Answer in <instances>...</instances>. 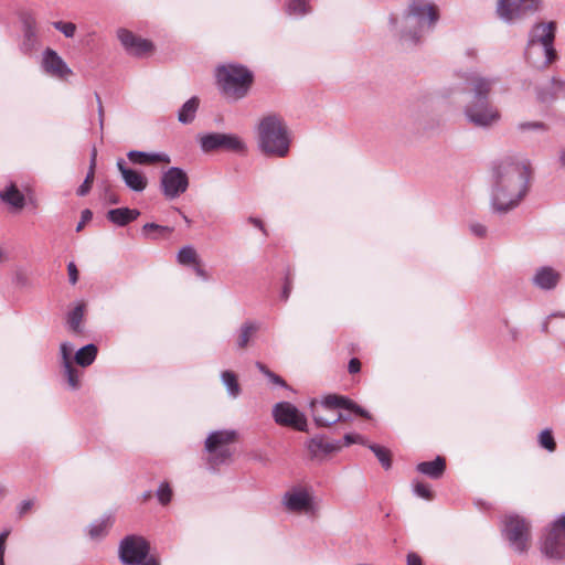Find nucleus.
<instances>
[{
	"mask_svg": "<svg viewBox=\"0 0 565 565\" xmlns=\"http://www.w3.org/2000/svg\"><path fill=\"white\" fill-rule=\"evenodd\" d=\"M149 543L140 535H127L119 544V558L125 565H137L149 554Z\"/></svg>",
	"mask_w": 565,
	"mask_h": 565,
	"instance_id": "14",
	"label": "nucleus"
},
{
	"mask_svg": "<svg viewBox=\"0 0 565 565\" xmlns=\"http://www.w3.org/2000/svg\"><path fill=\"white\" fill-rule=\"evenodd\" d=\"M109 202L113 203V204H117V203H119V199H118L117 195H111L109 198Z\"/></svg>",
	"mask_w": 565,
	"mask_h": 565,
	"instance_id": "62",
	"label": "nucleus"
},
{
	"mask_svg": "<svg viewBox=\"0 0 565 565\" xmlns=\"http://www.w3.org/2000/svg\"><path fill=\"white\" fill-rule=\"evenodd\" d=\"M273 417L280 426L291 427L298 431H308L303 413L289 402H278L273 407Z\"/></svg>",
	"mask_w": 565,
	"mask_h": 565,
	"instance_id": "15",
	"label": "nucleus"
},
{
	"mask_svg": "<svg viewBox=\"0 0 565 565\" xmlns=\"http://www.w3.org/2000/svg\"><path fill=\"white\" fill-rule=\"evenodd\" d=\"M199 260L198 253L195 248L191 245H185L181 247L177 254V262L180 265L189 266L196 264Z\"/></svg>",
	"mask_w": 565,
	"mask_h": 565,
	"instance_id": "34",
	"label": "nucleus"
},
{
	"mask_svg": "<svg viewBox=\"0 0 565 565\" xmlns=\"http://www.w3.org/2000/svg\"><path fill=\"white\" fill-rule=\"evenodd\" d=\"M458 76L465 84L461 92L471 86L472 99L465 106L467 119L478 127H488L498 120L499 113L489 103V94L498 78L481 76L475 72L458 73Z\"/></svg>",
	"mask_w": 565,
	"mask_h": 565,
	"instance_id": "2",
	"label": "nucleus"
},
{
	"mask_svg": "<svg viewBox=\"0 0 565 565\" xmlns=\"http://www.w3.org/2000/svg\"><path fill=\"white\" fill-rule=\"evenodd\" d=\"M215 78L221 93L233 100L244 98L254 82V74L246 66L237 63L217 66Z\"/></svg>",
	"mask_w": 565,
	"mask_h": 565,
	"instance_id": "7",
	"label": "nucleus"
},
{
	"mask_svg": "<svg viewBox=\"0 0 565 565\" xmlns=\"http://www.w3.org/2000/svg\"><path fill=\"white\" fill-rule=\"evenodd\" d=\"M367 447L376 456V458L379 459V461L381 462V465L384 469L387 470L391 468L392 460H391V452L388 449H386L380 445H376V444H370V445H367Z\"/></svg>",
	"mask_w": 565,
	"mask_h": 565,
	"instance_id": "37",
	"label": "nucleus"
},
{
	"mask_svg": "<svg viewBox=\"0 0 565 565\" xmlns=\"http://www.w3.org/2000/svg\"><path fill=\"white\" fill-rule=\"evenodd\" d=\"M139 215L140 211L137 209L118 207L109 210L106 214V217L114 225L124 227L136 221Z\"/></svg>",
	"mask_w": 565,
	"mask_h": 565,
	"instance_id": "25",
	"label": "nucleus"
},
{
	"mask_svg": "<svg viewBox=\"0 0 565 565\" xmlns=\"http://www.w3.org/2000/svg\"><path fill=\"white\" fill-rule=\"evenodd\" d=\"M416 470L419 473H422L433 480H438L445 473L446 460L444 457L437 456L431 461H422V462L417 463Z\"/></svg>",
	"mask_w": 565,
	"mask_h": 565,
	"instance_id": "26",
	"label": "nucleus"
},
{
	"mask_svg": "<svg viewBox=\"0 0 565 565\" xmlns=\"http://www.w3.org/2000/svg\"><path fill=\"white\" fill-rule=\"evenodd\" d=\"M540 4V0H499L495 12L503 22L513 24L534 14Z\"/></svg>",
	"mask_w": 565,
	"mask_h": 565,
	"instance_id": "11",
	"label": "nucleus"
},
{
	"mask_svg": "<svg viewBox=\"0 0 565 565\" xmlns=\"http://www.w3.org/2000/svg\"><path fill=\"white\" fill-rule=\"evenodd\" d=\"M438 19L439 13L435 4L426 0H415L403 14L401 38L417 44L423 33L431 30Z\"/></svg>",
	"mask_w": 565,
	"mask_h": 565,
	"instance_id": "5",
	"label": "nucleus"
},
{
	"mask_svg": "<svg viewBox=\"0 0 565 565\" xmlns=\"http://www.w3.org/2000/svg\"><path fill=\"white\" fill-rule=\"evenodd\" d=\"M200 147L203 152L227 151L244 154L247 150L246 143L237 135L223 132H209L200 136Z\"/></svg>",
	"mask_w": 565,
	"mask_h": 565,
	"instance_id": "10",
	"label": "nucleus"
},
{
	"mask_svg": "<svg viewBox=\"0 0 565 565\" xmlns=\"http://www.w3.org/2000/svg\"><path fill=\"white\" fill-rule=\"evenodd\" d=\"M470 231L477 237H483L487 234V227L480 223H472L470 225Z\"/></svg>",
	"mask_w": 565,
	"mask_h": 565,
	"instance_id": "51",
	"label": "nucleus"
},
{
	"mask_svg": "<svg viewBox=\"0 0 565 565\" xmlns=\"http://www.w3.org/2000/svg\"><path fill=\"white\" fill-rule=\"evenodd\" d=\"M556 23H536L529 32V40L524 51L525 60L533 67L546 68L557 60L554 47Z\"/></svg>",
	"mask_w": 565,
	"mask_h": 565,
	"instance_id": "3",
	"label": "nucleus"
},
{
	"mask_svg": "<svg viewBox=\"0 0 565 565\" xmlns=\"http://www.w3.org/2000/svg\"><path fill=\"white\" fill-rule=\"evenodd\" d=\"M8 536L9 531H3L0 533V565H4L6 542Z\"/></svg>",
	"mask_w": 565,
	"mask_h": 565,
	"instance_id": "49",
	"label": "nucleus"
},
{
	"mask_svg": "<svg viewBox=\"0 0 565 565\" xmlns=\"http://www.w3.org/2000/svg\"><path fill=\"white\" fill-rule=\"evenodd\" d=\"M559 160H561L562 164H564V166H565V150H563V151L561 152Z\"/></svg>",
	"mask_w": 565,
	"mask_h": 565,
	"instance_id": "63",
	"label": "nucleus"
},
{
	"mask_svg": "<svg viewBox=\"0 0 565 565\" xmlns=\"http://www.w3.org/2000/svg\"><path fill=\"white\" fill-rule=\"evenodd\" d=\"M68 280L72 285H75L78 280V270L76 265L71 262L67 265Z\"/></svg>",
	"mask_w": 565,
	"mask_h": 565,
	"instance_id": "48",
	"label": "nucleus"
},
{
	"mask_svg": "<svg viewBox=\"0 0 565 565\" xmlns=\"http://www.w3.org/2000/svg\"><path fill=\"white\" fill-rule=\"evenodd\" d=\"M361 370V362L358 358H352L348 364V371L351 374L359 373Z\"/></svg>",
	"mask_w": 565,
	"mask_h": 565,
	"instance_id": "53",
	"label": "nucleus"
},
{
	"mask_svg": "<svg viewBox=\"0 0 565 565\" xmlns=\"http://www.w3.org/2000/svg\"><path fill=\"white\" fill-rule=\"evenodd\" d=\"M259 330V323L256 321L247 320L245 321L239 330L237 337V348L244 349L249 343L250 339L256 334Z\"/></svg>",
	"mask_w": 565,
	"mask_h": 565,
	"instance_id": "28",
	"label": "nucleus"
},
{
	"mask_svg": "<svg viewBox=\"0 0 565 565\" xmlns=\"http://www.w3.org/2000/svg\"><path fill=\"white\" fill-rule=\"evenodd\" d=\"M541 551L550 559H565V513L545 530L541 539Z\"/></svg>",
	"mask_w": 565,
	"mask_h": 565,
	"instance_id": "8",
	"label": "nucleus"
},
{
	"mask_svg": "<svg viewBox=\"0 0 565 565\" xmlns=\"http://www.w3.org/2000/svg\"><path fill=\"white\" fill-rule=\"evenodd\" d=\"M258 146L267 156L285 158L288 154L290 139L280 116L270 114L262 118L258 125Z\"/></svg>",
	"mask_w": 565,
	"mask_h": 565,
	"instance_id": "6",
	"label": "nucleus"
},
{
	"mask_svg": "<svg viewBox=\"0 0 565 565\" xmlns=\"http://www.w3.org/2000/svg\"><path fill=\"white\" fill-rule=\"evenodd\" d=\"M193 270L196 274L198 277H200L202 280L206 281L209 280V274L207 271L201 266L200 259L196 262V264H193Z\"/></svg>",
	"mask_w": 565,
	"mask_h": 565,
	"instance_id": "52",
	"label": "nucleus"
},
{
	"mask_svg": "<svg viewBox=\"0 0 565 565\" xmlns=\"http://www.w3.org/2000/svg\"><path fill=\"white\" fill-rule=\"evenodd\" d=\"M63 365L70 364L71 362V355L73 352V345L68 342H63L60 347Z\"/></svg>",
	"mask_w": 565,
	"mask_h": 565,
	"instance_id": "45",
	"label": "nucleus"
},
{
	"mask_svg": "<svg viewBox=\"0 0 565 565\" xmlns=\"http://www.w3.org/2000/svg\"><path fill=\"white\" fill-rule=\"evenodd\" d=\"M117 169L119 170L125 185L135 192H142L148 184L147 178L139 171L128 168L122 158L117 160Z\"/></svg>",
	"mask_w": 565,
	"mask_h": 565,
	"instance_id": "19",
	"label": "nucleus"
},
{
	"mask_svg": "<svg viewBox=\"0 0 565 565\" xmlns=\"http://www.w3.org/2000/svg\"><path fill=\"white\" fill-rule=\"evenodd\" d=\"M188 173L180 167H171L160 177V191L166 200L172 201L186 192L189 188Z\"/></svg>",
	"mask_w": 565,
	"mask_h": 565,
	"instance_id": "12",
	"label": "nucleus"
},
{
	"mask_svg": "<svg viewBox=\"0 0 565 565\" xmlns=\"http://www.w3.org/2000/svg\"><path fill=\"white\" fill-rule=\"evenodd\" d=\"M306 446L311 457L317 458L320 455L327 456L341 450L342 443L341 440L328 441L323 435H316L307 441Z\"/></svg>",
	"mask_w": 565,
	"mask_h": 565,
	"instance_id": "21",
	"label": "nucleus"
},
{
	"mask_svg": "<svg viewBox=\"0 0 565 565\" xmlns=\"http://www.w3.org/2000/svg\"><path fill=\"white\" fill-rule=\"evenodd\" d=\"M93 218V212L89 209H85L82 211L81 221L76 226V232H81L85 224Z\"/></svg>",
	"mask_w": 565,
	"mask_h": 565,
	"instance_id": "46",
	"label": "nucleus"
},
{
	"mask_svg": "<svg viewBox=\"0 0 565 565\" xmlns=\"http://www.w3.org/2000/svg\"><path fill=\"white\" fill-rule=\"evenodd\" d=\"M257 369L266 376V372H271L265 364L257 362L256 363Z\"/></svg>",
	"mask_w": 565,
	"mask_h": 565,
	"instance_id": "61",
	"label": "nucleus"
},
{
	"mask_svg": "<svg viewBox=\"0 0 565 565\" xmlns=\"http://www.w3.org/2000/svg\"><path fill=\"white\" fill-rule=\"evenodd\" d=\"M502 534L510 546L522 554L527 551L530 540V524L518 514H510L503 519Z\"/></svg>",
	"mask_w": 565,
	"mask_h": 565,
	"instance_id": "9",
	"label": "nucleus"
},
{
	"mask_svg": "<svg viewBox=\"0 0 565 565\" xmlns=\"http://www.w3.org/2000/svg\"><path fill=\"white\" fill-rule=\"evenodd\" d=\"M138 565H159V563H158V562H157V559H156V558H153V557H149V558H148V557H146V558H145L143 561H141V563H140V564H138Z\"/></svg>",
	"mask_w": 565,
	"mask_h": 565,
	"instance_id": "60",
	"label": "nucleus"
},
{
	"mask_svg": "<svg viewBox=\"0 0 565 565\" xmlns=\"http://www.w3.org/2000/svg\"><path fill=\"white\" fill-rule=\"evenodd\" d=\"M266 377L271 383H274V384H276V385H278L280 387L288 388V385H287L286 381L281 376L275 374L274 372H268V373L266 372Z\"/></svg>",
	"mask_w": 565,
	"mask_h": 565,
	"instance_id": "50",
	"label": "nucleus"
},
{
	"mask_svg": "<svg viewBox=\"0 0 565 565\" xmlns=\"http://www.w3.org/2000/svg\"><path fill=\"white\" fill-rule=\"evenodd\" d=\"M95 167H96V150L94 149L93 153H92L89 169L86 174V178L84 179L83 183L76 190V194L78 196H85L89 193V191L92 189V183L95 178Z\"/></svg>",
	"mask_w": 565,
	"mask_h": 565,
	"instance_id": "32",
	"label": "nucleus"
},
{
	"mask_svg": "<svg viewBox=\"0 0 565 565\" xmlns=\"http://www.w3.org/2000/svg\"><path fill=\"white\" fill-rule=\"evenodd\" d=\"M354 440H355V444H360V445H363V446H367L369 445L366 439H365V437H363L360 434H354Z\"/></svg>",
	"mask_w": 565,
	"mask_h": 565,
	"instance_id": "59",
	"label": "nucleus"
},
{
	"mask_svg": "<svg viewBox=\"0 0 565 565\" xmlns=\"http://www.w3.org/2000/svg\"><path fill=\"white\" fill-rule=\"evenodd\" d=\"M42 67L45 73L57 78H66L73 74L65 61L50 47L43 52Z\"/></svg>",
	"mask_w": 565,
	"mask_h": 565,
	"instance_id": "17",
	"label": "nucleus"
},
{
	"mask_svg": "<svg viewBox=\"0 0 565 565\" xmlns=\"http://www.w3.org/2000/svg\"><path fill=\"white\" fill-rule=\"evenodd\" d=\"M292 289V278L290 274L288 273L285 277V282L281 291V298L286 301L289 298V295Z\"/></svg>",
	"mask_w": 565,
	"mask_h": 565,
	"instance_id": "47",
	"label": "nucleus"
},
{
	"mask_svg": "<svg viewBox=\"0 0 565 565\" xmlns=\"http://www.w3.org/2000/svg\"><path fill=\"white\" fill-rule=\"evenodd\" d=\"M149 232H156L157 235L152 236L151 238L157 239L159 237H164V236L170 235L173 232V228L169 227V226H163V225H160L157 223H146L142 226V233L145 235H148Z\"/></svg>",
	"mask_w": 565,
	"mask_h": 565,
	"instance_id": "38",
	"label": "nucleus"
},
{
	"mask_svg": "<svg viewBox=\"0 0 565 565\" xmlns=\"http://www.w3.org/2000/svg\"><path fill=\"white\" fill-rule=\"evenodd\" d=\"M117 35L121 45L130 55L142 57L153 50L151 41L141 39L127 29H119Z\"/></svg>",
	"mask_w": 565,
	"mask_h": 565,
	"instance_id": "16",
	"label": "nucleus"
},
{
	"mask_svg": "<svg viewBox=\"0 0 565 565\" xmlns=\"http://www.w3.org/2000/svg\"><path fill=\"white\" fill-rule=\"evenodd\" d=\"M53 26L62 32L66 38H73L75 35L76 25L72 22L56 21L53 22Z\"/></svg>",
	"mask_w": 565,
	"mask_h": 565,
	"instance_id": "43",
	"label": "nucleus"
},
{
	"mask_svg": "<svg viewBox=\"0 0 565 565\" xmlns=\"http://www.w3.org/2000/svg\"><path fill=\"white\" fill-rule=\"evenodd\" d=\"M199 104L200 100L196 96H193L190 99H188L179 109L178 120L183 125L191 124L195 118L196 111L199 109Z\"/></svg>",
	"mask_w": 565,
	"mask_h": 565,
	"instance_id": "27",
	"label": "nucleus"
},
{
	"mask_svg": "<svg viewBox=\"0 0 565 565\" xmlns=\"http://www.w3.org/2000/svg\"><path fill=\"white\" fill-rule=\"evenodd\" d=\"M85 305L78 303L73 310L67 313V326L74 333L83 331L82 321L84 318Z\"/></svg>",
	"mask_w": 565,
	"mask_h": 565,
	"instance_id": "31",
	"label": "nucleus"
},
{
	"mask_svg": "<svg viewBox=\"0 0 565 565\" xmlns=\"http://www.w3.org/2000/svg\"><path fill=\"white\" fill-rule=\"evenodd\" d=\"M561 280V274L551 266L539 267L533 277L532 282L542 290H553Z\"/></svg>",
	"mask_w": 565,
	"mask_h": 565,
	"instance_id": "22",
	"label": "nucleus"
},
{
	"mask_svg": "<svg viewBox=\"0 0 565 565\" xmlns=\"http://www.w3.org/2000/svg\"><path fill=\"white\" fill-rule=\"evenodd\" d=\"M157 498L162 505L168 504L172 499V490L167 482H162L157 490Z\"/></svg>",
	"mask_w": 565,
	"mask_h": 565,
	"instance_id": "41",
	"label": "nucleus"
},
{
	"mask_svg": "<svg viewBox=\"0 0 565 565\" xmlns=\"http://www.w3.org/2000/svg\"><path fill=\"white\" fill-rule=\"evenodd\" d=\"M341 443H342V447L343 446L349 447L350 445L355 444L354 433L345 434L343 437V441H341Z\"/></svg>",
	"mask_w": 565,
	"mask_h": 565,
	"instance_id": "56",
	"label": "nucleus"
},
{
	"mask_svg": "<svg viewBox=\"0 0 565 565\" xmlns=\"http://www.w3.org/2000/svg\"><path fill=\"white\" fill-rule=\"evenodd\" d=\"M236 433L234 430H216L211 433L205 440V449L210 452V463L217 466L225 463L232 456V452L225 446L234 440Z\"/></svg>",
	"mask_w": 565,
	"mask_h": 565,
	"instance_id": "13",
	"label": "nucleus"
},
{
	"mask_svg": "<svg viewBox=\"0 0 565 565\" xmlns=\"http://www.w3.org/2000/svg\"><path fill=\"white\" fill-rule=\"evenodd\" d=\"M547 329H548V322L545 321L543 324H542V331L543 332H547Z\"/></svg>",
	"mask_w": 565,
	"mask_h": 565,
	"instance_id": "64",
	"label": "nucleus"
},
{
	"mask_svg": "<svg viewBox=\"0 0 565 565\" xmlns=\"http://www.w3.org/2000/svg\"><path fill=\"white\" fill-rule=\"evenodd\" d=\"M494 185L491 205L494 212L505 213L519 205L529 190L531 163L507 157L493 167Z\"/></svg>",
	"mask_w": 565,
	"mask_h": 565,
	"instance_id": "1",
	"label": "nucleus"
},
{
	"mask_svg": "<svg viewBox=\"0 0 565 565\" xmlns=\"http://www.w3.org/2000/svg\"><path fill=\"white\" fill-rule=\"evenodd\" d=\"M127 158L134 164L147 166L157 162L170 163V156L166 152H146L140 150H130Z\"/></svg>",
	"mask_w": 565,
	"mask_h": 565,
	"instance_id": "24",
	"label": "nucleus"
},
{
	"mask_svg": "<svg viewBox=\"0 0 565 565\" xmlns=\"http://www.w3.org/2000/svg\"><path fill=\"white\" fill-rule=\"evenodd\" d=\"M340 409L350 411L359 416L370 418L367 411L343 395L329 394L320 402L312 401L310 403L311 415L317 427H330L339 422L349 420L350 416L343 415Z\"/></svg>",
	"mask_w": 565,
	"mask_h": 565,
	"instance_id": "4",
	"label": "nucleus"
},
{
	"mask_svg": "<svg viewBox=\"0 0 565 565\" xmlns=\"http://www.w3.org/2000/svg\"><path fill=\"white\" fill-rule=\"evenodd\" d=\"M65 375L67 377L68 385L76 390L79 387V372L77 369H75L72 363L63 365Z\"/></svg>",
	"mask_w": 565,
	"mask_h": 565,
	"instance_id": "40",
	"label": "nucleus"
},
{
	"mask_svg": "<svg viewBox=\"0 0 565 565\" xmlns=\"http://www.w3.org/2000/svg\"><path fill=\"white\" fill-rule=\"evenodd\" d=\"M0 198L14 209H22L25 204L24 194L14 184L9 185L6 191L0 192Z\"/></svg>",
	"mask_w": 565,
	"mask_h": 565,
	"instance_id": "29",
	"label": "nucleus"
},
{
	"mask_svg": "<svg viewBox=\"0 0 565 565\" xmlns=\"http://www.w3.org/2000/svg\"><path fill=\"white\" fill-rule=\"evenodd\" d=\"M221 380L225 385L230 396L236 398L241 394V386L234 372L228 370L223 371L221 374Z\"/></svg>",
	"mask_w": 565,
	"mask_h": 565,
	"instance_id": "33",
	"label": "nucleus"
},
{
	"mask_svg": "<svg viewBox=\"0 0 565 565\" xmlns=\"http://www.w3.org/2000/svg\"><path fill=\"white\" fill-rule=\"evenodd\" d=\"M23 39L20 44V50L23 54H31L38 49L39 39L36 33V21L35 18L30 13H23L21 15Z\"/></svg>",
	"mask_w": 565,
	"mask_h": 565,
	"instance_id": "18",
	"label": "nucleus"
},
{
	"mask_svg": "<svg viewBox=\"0 0 565 565\" xmlns=\"http://www.w3.org/2000/svg\"><path fill=\"white\" fill-rule=\"evenodd\" d=\"M249 222L265 233L264 224L259 218L250 217Z\"/></svg>",
	"mask_w": 565,
	"mask_h": 565,
	"instance_id": "57",
	"label": "nucleus"
},
{
	"mask_svg": "<svg viewBox=\"0 0 565 565\" xmlns=\"http://www.w3.org/2000/svg\"><path fill=\"white\" fill-rule=\"evenodd\" d=\"M96 99H97V103H98L99 122H100V126H103V106H102V100H100V97H99L98 94H96Z\"/></svg>",
	"mask_w": 565,
	"mask_h": 565,
	"instance_id": "58",
	"label": "nucleus"
},
{
	"mask_svg": "<svg viewBox=\"0 0 565 565\" xmlns=\"http://www.w3.org/2000/svg\"><path fill=\"white\" fill-rule=\"evenodd\" d=\"M561 96L565 97V81L556 77H552L545 86L536 90V98L543 104H551Z\"/></svg>",
	"mask_w": 565,
	"mask_h": 565,
	"instance_id": "23",
	"label": "nucleus"
},
{
	"mask_svg": "<svg viewBox=\"0 0 565 565\" xmlns=\"http://www.w3.org/2000/svg\"><path fill=\"white\" fill-rule=\"evenodd\" d=\"M309 10V0H288L286 6V12L294 17H303Z\"/></svg>",
	"mask_w": 565,
	"mask_h": 565,
	"instance_id": "36",
	"label": "nucleus"
},
{
	"mask_svg": "<svg viewBox=\"0 0 565 565\" xmlns=\"http://www.w3.org/2000/svg\"><path fill=\"white\" fill-rule=\"evenodd\" d=\"M407 565H423L422 558L416 553L407 554Z\"/></svg>",
	"mask_w": 565,
	"mask_h": 565,
	"instance_id": "55",
	"label": "nucleus"
},
{
	"mask_svg": "<svg viewBox=\"0 0 565 565\" xmlns=\"http://www.w3.org/2000/svg\"><path fill=\"white\" fill-rule=\"evenodd\" d=\"M413 491L414 493L425 500H431L433 499V492L429 489V487L420 481H415L413 484Z\"/></svg>",
	"mask_w": 565,
	"mask_h": 565,
	"instance_id": "42",
	"label": "nucleus"
},
{
	"mask_svg": "<svg viewBox=\"0 0 565 565\" xmlns=\"http://www.w3.org/2000/svg\"><path fill=\"white\" fill-rule=\"evenodd\" d=\"M33 505V502L31 500H24L20 503V505L18 507V513L20 516H22L23 514H25L29 510H31Z\"/></svg>",
	"mask_w": 565,
	"mask_h": 565,
	"instance_id": "54",
	"label": "nucleus"
},
{
	"mask_svg": "<svg viewBox=\"0 0 565 565\" xmlns=\"http://www.w3.org/2000/svg\"><path fill=\"white\" fill-rule=\"evenodd\" d=\"M97 352L94 343L86 344L75 353V362L83 367L89 366L95 361Z\"/></svg>",
	"mask_w": 565,
	"mask_h": 565,
	"instance_id": "30",
	"label": "nucleus"
},
{
	"mask_svg": "<svg viewBox=\"0 0 565 565\" xmlns=\"http://www.w3.org/2000/svg\"><path fill=\"white\" fill-rule=\"evenodd\" d=\"M539 444L542 448L546 449L550 452H554L556 449V441L552 434V430L546 428L542 430L539 435Z\"/></svg>",
	"mask_w": 565,
	"mask_h": 565,
	"instance_id": "39",
	"label": "nucleus"
},
{
	"mask_svg": "<svg viewBox=\"0 0 565 565\" xmlns=\"http://www.w3.org/2000/svg\"><path fill=\"white\" fill-rule=\"evenodd\" d=\"M518 129L520 131H527V130L545 131L546 130V126H545V124H543L541 121H524V122H520L518 125Z\"/></svg>",
	"mask_w": 565,
	"mask_h": 565,
	"instance_id": "44",
	"label": "nucleus"
},
{
	"mask_svg": "<svg viewBox=\"0 0 565 565\" xmlns=\"http://www.w3.org/2000/svg\"><path fill=\"white\" fill-rule=\"evenodd\" d=\"M109 526L110 516L104 518L89 525L88 534L93 540L102 539L107 534Z\"/></svg>",
	"mask_w": 565,
	"mask_h": 565,
	"instance_id": "35",
	"label": "nucleus"
},
{
	"mask_svg": "<svg viewBox=\"0 0 565 565\" xmlns=\"http://www.w3.org/2000/svg\"><path fill=\"white\" fill-rule=\"evenodd\" d=\"M282 503L291 512L308 511L312 504V498L306 489L294 488L284 495Z\"/></svg>",
	"mask_w": 565,
	"mask_h": 565,
	"instance_id": "20",
	"label": "nucleus"
}]
</instances>
